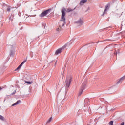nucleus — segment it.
Listing matches in <instances>:
<instances>
[{"mask_svg": "<svg viewBox=\"0 0 125 125\" xmlns=\"http://www.w3.org/2000/svg\"><path fill=\"white\" fill-rule=\"evenodd\" d=\"M65 11L66 9L65 8H62L61 10L62 15L60 21L61 22H63L62 26H64V24L66 23V19L65 18V16L66 15Z\"/></svg>", "mask_w": 125, "mask_h": 125, "instance_id": "f257e3e1", "label": "nucleus"}, {"mask_svg": "<svg viewBox=\"0 0 125 125\" xmlns=\"http://www.w3.org/2000/svg\"><path fill=\"white\" fill-rule=\"evenodd\" d=\"M71 82H72V76H68L66 78V79L65 81L66 84L65 86L66 89H67V88H69Z\"/></svg>", "mask_w": 125, "mask_h": 125, "instance_id": "f03ea898", "label": "nucleus"}, {"mask_svg": "<svg viewBox=\"0 0 125 125\" xmlns=\"http://www.w3.org/2000/svg\"><path fill=\"white\" fill-rule=\"evenodd\" d=\"M85 86H86V82L85 81L83 83H82L78 96H81V95H82V93H83V90H84V88H85Z\"/></svg>", "mask_w": 125, "mask_h": 125, "instance_id": "7ed1b4c3", "label": "nucleus"}, {"mask_svg": "<svg viewBox=\"0 0 125 125\" xmlns=\"http://www.w3.org/2000/svg\"><path fill=\"white\" fill-rule=\"evenodd\" d=\"M50 10H51V9H48L42 12L40 14V17H44V16H46L47 14H49V13H50Z\"/></svg>", "mask_w": 125, "mask_h": 125, "instance_id": "20e7f679", "label": "nucleus"}, {"mask_svg": "<svg viewBox=\"0 0 125 125\" xmlns=\"http://www.w3.org/2000/svg\"><path fill=\"white\" fill-rule=\"evenodd\" d=\"M27 62V60H24L23 62L15 70V71L16 72V71H18V70H20V68L24 64V63H26Z\"/></svg>", "mask_w": 125, "mask_h": 125, "instance_id": "39448f33", "label": "nucleus"}, {"mask_svg": "<svg viewBox=\"0 0 125 125\" xmlns=\"http://www.w3.org/2000/svg\"><path fill=\"white\" fill-rule=\"evenodd\" d=\"M63 49H64V47L59 48L56 51L55 54L56 55H58V54H60V53H61L62 50H63Z\"/></svg>", "mask_w": 125, "mask_h": 125, "instance_id": "423d86ee", "label": "nucleus"}, {"mask_svg": "<svg viewBox=\"0 0 125 125\" xmlns=\"http://www.w3.org/2000/svg\"><path fill=\"white\" fill-rule=\"evenodd\" d=\"M19 103H21V100H20L17 101L16 103H14L12 105V107H13V106H16L17 105H18V104H19Z\"/></svg>", "mask_w": 125, "mask_h": 125, "instance_id": "0eeeda50", "label": "nucleus"}, {"mask_svg": "<svg viewBox=\"0 0 125 125\" xmlns=\"http://www.w3.org/2000/svg\"><path fill=\"white\" fill-rule=\"evenodd\" d=\"M83 19H80L77 21V24L78 25H83Z\"/></svg>", "mask_w": 125, "mask_h": 125, "instance_id": "6e6552de", "label": "nucleus"}, {"mask_svg": "<svg viewBox=\"0 0 125 125\" xmlns=\"http://www.w3.org/2000/svg\"><path fill=\"white\" fill-rule=\"evenodd\" d=\"M124 80H125V77L121 78L117 82V84H119V83H122V82H123Z\"/></svg>", "mask_w": 125, "mask_h": 125, "instance_id": "1a4fd4ad", "label": "nucleus"}, {"mask_svg": "<svg viewBox=\"0 0 125 125\" xmlns=\"http://www.w3.org/2000/svg\"><path fill=\"white\" fill-rule=\"evenodd\" d=\"M113 92H114V90H113L112 88H110V89L108 90V94H112Z\"/></svg>", "mask_w": 125, "mask_h": 125, "instance_id": "9d476101", "label": "nucleus"}, {"mask_svg": "<svg viewBox=\"0 0 125 125\" xmlns=\"http://www.w3.org/2000/svg\"><path fill=\"white\" fill-rule=\"evenodd\" d=\"M86 1H87L86 0H82L80 1V4L81 5H83V3H85V2H86Z\"/></svg>", "mask_w": 125, "mask_h": 125, "instance_id": "9b49d317", "label": "nucleus"}, {"mask_svg": "<svg viewBox=\"0 0 125 125\" xmlns=\"http://www.w3.org/2000/svg\"><path fill=\"white\" fill-rule=\"evenodd\" d=\"M0 120L1 121H3L4 122L5 121V119H4V117L2 116V115H0Z\"/></svg>", "mask_w": 125, "mask_h": 125, "instance_id": "f8f14e48", "label": "nucleus"}, {"mask_svg": "<svg viewBox=\"0 0 125 125\" xmlns=\"http://www.w3.org/2000/svg\"><path fill=\"white\" fill-rule=\"evenodd\" d=\"M26 83H27V84H32V83H33V82L32 81H25Z\"/></svg>", "mask_w": 125, "mask_h": 125, "instance_id": "ddd939ff", "label": "nucleus"}, {"mask_svg": "<svg viewBox=\"0 0 125 125\" xmlns=\"http://www.w3.org/2000/svg\"><path fill=\"white\" fill-rule=\"evenodd\" d=\"M71 11H73V9L71 8H68L67 9V12H71Z\"/></svg>", "mask_w": 125, "mask_h": 125, "instance_id": "4468645a", "label": "nucleus"}, {"mask_svg": "<svg viewBox=\"0 0 125 125\" xmlns=\"http://www.w3.org/2000/svg\"><path fill=\"white\" fill-rule=\"evenodd\" d=\"M51 121H52V117L50 118L49 120L47 122V124H48V123H50V122H51Z\"/></svg>", "mask_w": 125, "mask_h": 125, "instance_id": "2eb2a0df", "label": "nucleus"}, {"mask_svg": "<svg viewBox=\"0 0 125 125\" xmlns=\"http://www.w3.org/2000/svg\"><path fill=\"white\" fill-rule=\"evenodd\" d=\"M10 56H13V51H12V50L10 51Z\"/></svg>", "mask_w": 125, "mask_h": 125, "instance_id": "dca6fc26", "label": "nucleus"}, {"mask_svg": "<svg viewBox=\"0 0 125 125\" xmlns=\"http://www.w3.org/2000/svg\"><path fill=\"white\" fill-rule=\"evenodd\" d=\"M109 125H114V122H113V121H110V122L109 123Z\"/></svg>", "mask_w": 125, "mask_h": 125, "instance_id": "f3484780", "label": "nucleus"}, {"mask_svg": "<svg viewBox=\"0 0 125 125\" xmlns=\"http://www.w3.org/2000/svg\"><path fill=\"white\" fill-rule=\"evenodd\" d=\"M107 9H109V8L108 7V6L106 7V8L104 10V12H106L107 11Z\"/></svg>", "mask_w": 125, "mask_h": 125, "instance_id": "a211bd4d", "label": "nucleus"}, {"mask_svg": "<svg viewBox=\"0 0 125 125\" xmlns=\"http://www.w3.org/2000/svg\"><path fill=\"white\" fill-rule=\"evenodd\" d=\"M15 93H16V90H15V91L11 94V95H13L15 94Z\"/></svg>", "mask_w": 125, "mask_h": 125, "instance_id": "6ab92c4d", "label": "nucleus"}, {"mask_svg": "<svg viewBox=\"0 0 125 125\" xmlns=\"http://www.w3.org/2000/svg\"><path fill=\"white\" fill-rule=\"evenodd\" d=\"M7 11H10V7H8L7 8Z\"/></svg>", "mask_w": 125, "mask_h": 125, "instance_id": "aec40b11", "label": "nucleus"}, {"mask_svg": "<svg viewBox=\"0 0 125 125\" xmlns=\"http://www.w3.org/2000/svg\"><path fill=\"white\" fill-rule=\"evenodd\" d=\"M84 102H88V99H85Z\"/></svg>", "mask_w": 125, "mask_h": 125, "instance_id": "412c9836", "label": "nucleus"}, {"mask_svg": "<svg viewBox=\"0 0 125 125\" xmlns=\"http://www.w3.org/2000/svg\"><path fill=\"white\" fill-rule=\"evenodd\" d=\"M117 53H119V52H114V54H116V55H117Z\"/></svg>", "mask_w": 125, "mask_h": 125, "instance_id": "4be33fe9", "label": "nucleus"}, {"mask_svg": "<svg viewBox=\"0 0 125 125\" xmlns=\"http://www.w3.org/2000/svg\"><path fill=\"white\" fill-rule=\"evenodd\" d=\"M33 56H34V55H33L31 54V58H33Z\"/></svg>", "mask_w": 125, "mask_h": 125, "instance_id": "5701e85b", "label": "nucleus"}, {"mask_svg": "<svg viewBox=\"0 0 125 125\" xmlns=\"http://www.w3.org/2000/svg\"><path fill=\"white\" fill-rule=\"evenodd\" d=\"M70 42L67 43V45H70Z\"/></svg>", "mask_w": 125, "mask_h": 125, "instance_id": "b1692460", "label": "nucleus"}, {"mask_svg": "<svg viewBox=\"0 0 125 125\" xmlns=\"http://www.w3.org/2000/svg\"><path fill=\"white\" fill-rule=\"evenodd\" d=\"M1 89H2V88H1V87H0V90H1Z\"/></svg>", "mask_w": 125, "mask_h": 125, "instance_id": "393cba45", "label": "nucleus"}, {"mask_svg": "<svg viewBox=\"0 0 125 125\" xmlns=\"http://www.w3.org/2000/svg\"><path fill=\"white\" fill-rule=\"evenodd\" d=\"M57 62H56L55 63V66H56Z\"/></svg>", "mask_w": 125, "mask_h": 125, "instance_id": "a878e982", "label": "nucleus"}, {"mask_svg": "<svg viewBox=\"0 0 125 125\" xmlns=\"http://www.w3.org/2000/svg\"><path fill=\"white\" fill-rule=\"evenodd\" d=\"M120 125V124H115V125Z\"/></svg>", "mask_w": 125, "mask_h": 125, "instance_id": "bb28decb", "label": "nucleus"}]
</instances>
